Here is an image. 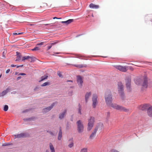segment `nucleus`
Wrapping results in <instances>:
<instances>
[{"mask_svg":"<svg viewBox=\"0 0 152 152\" xmlns=\"http://www.w3.org/2000/svg\"><path fill=\"white\" fill-rule=\"evenodd\" d=\"M62 132L61 131V128L60 127L59 128V131L58 134V139L59 140H60L61 139L62 137Z\"/></svg>","mask_w":152,"mask_h":152,"instance_id":"17","label":"nucleus"},{"mask_svg":"<svg viewBox=\"0 0 152 152\" xmlns=\"http://www.w3.org/2000/svg\"><path fill=\"white\" fill-rule=\"evenodd\" d=\"M10 90V89L8 88L6 90L3 91L1 94V96L5 95Z\"/></svg>","mask_w":152,"mask_h":152,"instance_id":"23","label":"nucleus"},{"mask_svg":"<svg viewBox=\"0 0 152 152\" xmlns=\"http://www.w3.org/2000/svg\"><path fill=\"white\" fill-rule=\"evenodd\" d=\"M57 54H59V53H57Z\"/></svg>","mask_w":152,"mask_h":152,"instance_id":"56","label":"nucleus"},{"mask_svg":"<svg viewBox=\"0 0 152 152\" xmlns=\"http://www.w3.org/2000/svg\"><path fill=\"white\" fill-rule=\"evenodd\" d=\"M111 107L121 111L128 112L129 111L128 109H126L125 107L115 104H112Z\"/></svg>","mask_w":152,"mask_h":152,"instance_id":"3","label":"nucleus"},{"mask_svg":"<svg viewBox=\"0 0 152 152\" xmlns=\"http://www.w3.org/2000/svg\"><path fill=\"white\" fill-rule=\"evenodd\" d=\"M110 152H119L118 151H117V150H112L110 151Z\"/></svg>","mask_w":152,"mask_h":152,"instance_id":"40","label":"nucleus"},{"mask_svg":"<svg viewBox=\"0 0 152 152\" xmlns=\"http://www.w3.org/2000/svg\"><path fill=\"white\" fill-rule=\"evenodd\" d=\"M43 5L44 6L45 5H46V3H44L43 4Z\"/></svg>","mask_w":152,"mask_h":152,"instance_id":"47","label":"nucleus"},{"mask_svg":"<svg viewBox=\"0 0 152 152\" xmlns=\"http://www.w3.org/2000/svg\"><path fill=\"white\" fill-rule=\"evenodd\" d=\"M17 72H16V73H15V74H16V75H17Z\"/></svg>","mask_w":152,"mask_h":152,"instance_id":"53","label":"nucleus"},{"mask_svg":"<svg viewBox=\"0 0 152 152\" xmlns=\"http://www.w3.org/2000/svg\"><path fill=\"white\" fill-rule=\"evenodd\" d=\"M118 86L119 93L121 96H123V86L121 83H118Z\"/></svg>","mask_w":152,"mask_h":152,"instance_id":"6","label":"nucleus"},{"mask_svg":"<svg viewBox=\"0 0 152 152\" xmlns=\"http://www.w3.org/2000/svg\"><path fill=\"white\" fill-rule=\"evenodd\" d=\"M69 147L71 148L73 146V143L72 142H71V143L68 145Z\"/></svg>","mask_w":152,"mask_h":152,"instance_id":"34","label":"nucleus"},{"mask_svg":"<svg viewBox=\"0 0 152 152\" xmlns=\"http://www.w3.org/2000/svg\"><path fill=\"white\" fill-rule=\"evenodd\" d=\"M8 105H5L4 109V110L5 111H7L8 110Z\"/></svg>","mask_w":152,"mask_h":152,"instance_id":"31","label":"nucleus"},{"mask_svg":"<svg viewBox=\"0 0 152 152\" xmlns=\"http://www.w3.org/2000/svg\"><path fill=\"white\" fill-rule=\"evenodd\" d=\"M148 115L151 117H152V106L149 107L148 110Z\"/></svg>","mask_w":152,"mask_h":152,"instance_id":"14","label":"nucleus"},{"mask_svg":"<svg viewBox=\"0 0 152 152\" xmlns=\"http://www.w3.org/2000/svg\"><path fill=\"white\" fill-rule=\"evenodd\" d=\"M54 105V103H53L51 106L45 108L44 110V111L45 112H47L50 110L53 107V105Z\"/></svg>","mask_w":152,"mask_h":152,"instance_id":"12","label":"nucleus"},{"mask_svg":"<svg viewBox=\"0 0 152 152\" xmlns=\"http://www.w3.org/2000/svg\"><path fill=\"white\" fill-rule=\"evenodd\" d=\"M131 79L128 78L126 80V85L127 89L129 91H130Z\"/></svg>","mask_w":152,"mask_h":152,"instance_id":"9","label":"nucleus"},{"mask_svg":"<svg viewBox=\"0 0 152 152\" xmlns=\"http://www.w3.org/2000/svg\"><path fill=\"white\" fill-rule=\"evenodd\" d=\"M74 66L76 67L79 68H82L83 67H86L87 66L86 65H83V64H75L74 65Z\"/></svg>","mask_w":152,"mask_h":152,"instance_id":"19","label":"nucleus"},{"mask_svg":"<svg viewBox=\"0 0 152 152\" xmlns=\"http://www.w3.org/2000/svg\"><path fill=\"white\" fill-rule=\"evenodd\" d=\"M50 133L51 134H53V133H52L51 132Z\"/></svg>","mask_w":152,"mask_h":152,"instance_id":"51","label":"nucleus"},{"mask_svg":"<svg viewBox=\"0 0 152 152\" xmlns=\"http://www.w3.org/2000/svg\"><path fill=\"white\" fill-rule=\"evenodd\" d=\"M77 130L79 133L82 132L84 130V126L81 121L80 120L78 121L77 122Z\"/></svg>","mask_w":152,"mask_h":152,"instance_id":"4","label":"nucleus"},{"mask_svg":"<svg viewBox=\"0 0 152 152\" xmlns=\"http://www.w3.org/2000/svg\"><path fill=\"white\" fill-rule=\"evenodd\" d=\"M61 18H58L57 17H54L53 18V19H61Z\"/></svg>","mask_w":152,"mask_h":152,"instance_id":"42","label":"nucleus"},{"mask_svg":"<svg viewBox=\"0 0 152 152\" xmlns=\"http://www.w3.org/2000/svg\"><path fill=\"white\" fill-rule=\"evenodd\" d=\"M78 113H79L80 114H81V109H80V106L79 107V110H78Z\"/></svg>","mask_w":152,"mask_h":152,"instance_id":"39","label":"nucleus"},{"mask_svg":"<svg viewBox=\"0 0 152 152\" xmlns=\"http://www.w3.org/2000/svg\"><path fill=\"white\" fill-rule=\"evenodd\" d=\"M94 124H91L90 123H88V126L87 129L88 130L90 131L91 130L93 127Z\"/></svg>","mask_w":152,"mask_h":152,"instance_id":"22","label":"nucleus"},{"mask_svg":"<svg viewBox=\"0 0 152 152\" xmlns=\"http://www.w3.org/2000/svg\"><path fill=\"white\" fill-rule=\"evenodd\" d=\"M56 43H57V42H53V43H51L50 44H49L50 45L48 46V50H49L54 45H55Z\"/></svg>","mask_w":152,"mask_h":152,"instance_id":"25","label":"nucleus"},{"mask_svg":"<svg viewBox=\"0 0 152 152\" xmlns=\"http://www.w3.org/2000/svg\"><path fill=\"white\" fill-rule=\"evenodd\" d=\"M77 82L79 87L81 88L82 86L83 80L82 77L80 76H77Z\"/></svg>","mask_w":152,"mask_h":152,"instance_id":"8","label":"nucleus"},{"mask_svg":"<svg viewBox=\"0 0 152 152\" xmlns=\"http://www.w3.org/2000/svg\"><path fill=\"white\" fill-rule=\"evenodd\" d=\"M80 152H87V148H83L81 150Z\"/></svg>","mask_w":152,"mask_h":152,"instance_id":"30","label":"nucleus"},{"mask_svg":"<svg viewBox=\"0 0 152 152\" xmlns=\"http://www.w3.org/2000/svg\"><path fill=\"white\" fill-rule=\"evenodd\" d=\"M21 78V77H20V76L18 77L17 78V80H18Z\"/></svg>","mask_w":152,"mask_h":152,"instance_id":"45","label":"nucleus"},{"mask_svg":"<svg viewBox=\"0 0 152 152\" xmlns=\"http://www.w3.org/2000/svg\"><path fill=\"white\" fill-rule=\"evenodd\" d=\"M44 43V42H41L40 43H38V44H37V45H43Z\"/></svg>","mask_w":152,"mask_h":152,"instance_id":"37","label":"nucleus"},{"mask_svg":"<svg viewBox=\"0 0 152 152\" xmlns=\"http://www.w3.org/2000/svg\"><path fill=\"white\" fill-rule=\"evenodd\" d=\"M49 146L51 152H55L54 148L51 143H50Z\"/></svg>","mask_w":152,"mask_h":152,"instance_id":"20","label":"nucleus"},{"mask_svg":"<svg viewBox=\"0 0 152 152\" xmlns=\"http://www.w3.org/2000/svg\"><path fill=\"white\" fill-rule=\"evenodd\" d=\"M66 112V110H64L62 113L60 114L59 115V118L60 119H62L64 116Z\"/></svg>","mask_w":152,"mask_h":152,"instance_id":"15","label":"nucleus"},{"mask_svg":"<svg viewBox=\"0 0 152 152\" xmlns=\"http://www.w3.org/2000/svg\"><path fill=\"white\" fill-rule=\"evenodd\" d=\"M16 53H17V54L18 55V56L17 57V58L15 60L16 61H20L21 59V56L20 55H18V52H17Z\"/></svg>","mask_w":152,"mask_h":152,"instance_id":"26","label":"nucleus"},{"mask_svg":"<svg viewBox=\"0 0 152 152\" xmlns=\"http://www.w3.org/2000/svg\"><path fill=\"white\" fill-rule=\"evenodd\" d=\"M1 75H0V78L1 77Z\"/></svg>","mask_w":152,"mask_h":152,"instance_id":"54","label":"nucleus"},{"mask_svg":"<svg viewBox=\"0 0 152 152\" xmlns=\"http://www.w3.org/2000/svg\"><path fill=\"white\" fill-rule=\"evenodd\" d=\"M71 81V82H72V81H70H70Z\"/></svg>","mask_w":152,"mask_h":152,"instance_id":"55","label":"nucleus"},{"mask_svg":"<svg viewBox=\"0 0 152 152\" xmlns=\"http://www.w3.org/2000/svg\"><path fill=\"white\" fill-rule=\"evenodd\" d=\"M37 88H35L34 90H36V89Z\"/></svg>","mask_w":152,"mask_h":152,"instance_id":"52","label":"nucleus"},{"mask_svg":"<svg viewBox=\"0 0 152 152\" xmlns=\"http://www.w3.org/2000/svg\"><path fill=\"white\" fill-rule=\"evenodd\" d=\"M40 49V47H35L34 49H32V51H36V50H38Z\"/></svg>","mask_w":152,"mask_h":152,"instance_id":"29","label":"nucleus"},{"mask_svg":"<svg viewBox=\"0 0 152 152\" xmlns=\"http://www.w3.org/2000/svg\"><path fill=\"white\" fill-rule=\"evenodd\" d=\"M26 75V74L24 73H20L18 75Z\"/></svg>","mask_w":152,"mask_h":152,"instance_id":"38","label":"nucleus"},{"mask_svg":"<svg viewBox=\"0 0 152 152\" xmlns=\"http://www.w3.org/2000/svg\"><path fill=\"white\" fill-rule=\"evenodd\" d=\"M136 84L137 85H140L142 86V89L146 88L148 87V80L146 77L143 78V80H139L136 82Z\"/></svg>","mask_w":152,"mask_h":152,"instance_id":"2","label":"nucleus"},{"mask_svg":"<svg viewBox=\"0 0 152 152\" xmlns=\"http://www.w3.org/2000/svg\"><path fill=\"white\" fill-rule=\"evenodd\" d=\"M30 26H34V24H30Z\"/></svg>","mask_w":152,"mask_h":152,"instance_id":"49","label":"nucleus"},{"mask_svg":"<svg viewBox=\"0 0 152 152\" xmlns=\"http://www.w3.org/2000/svg\"><path fill=\"white\" fill-rule=\"evenodd\" d=\"M98 127H96L94 129L93 132L92 133L91 135L90 136V138L91 139H92L94 137L96 134V133L98 130Z\"/></svg>","mask_w":152,"mask_h":152,"instance_id":"10","label":"nucleus"},{"mask_svg":"<svg viewBox=\"0 0 152 152\" xmlns=\"http://www.w3.org/2000/svg\"><path fill=\"white\" fill-rule=\"evenodd\" d=\"M17 66V65H14V64H12L11 65V67H15V66Z\"/></svg>","mask_w":152,"mask_h":152,"instance_id":"43","label":"nucleus"},{"mask_svg":"<svg viewBox=\"0 0 152 152\" xmlns=\"http://www.w3.org/2000/svg\"><path fill=\"white\" fill-rule=\"evenodd\" d=\"M58 75L59 76V77H61L62 76V75L60 73H59L58 74Z\"/></svg>","mask_w":152,"mask_h":152,"instance_id":"44","label":"nucleus"},{"mask_svg":"<svg viewBox=\"0 0 152 152\" xmlns=\"http://www.w3.org/2000/svg\"><path fill=\"white\" fill-rule=\"evenodd\" d=\"M17 68H18L20 67H22L23 66V65H21L20 66H17H17H16Z\"/></svg>","mask_w":152,"mask_h":152,"instance_id":"46","label":"nucleus"},{"mask_svg":"<svg viewBox=\"0 0 152 152\" xmlns=\"http://www.w3.org/2000/svg\"><path fill=\"white\" fill-rule=\"evenodd\" d=\"M91 92L87 93L85 95V100L86 102H87L89 96H91Z\"/></svg>","mask_w":152,"mask_h":152,"instance_id":"16","label":"nucleus"},{"mask_svg":"<svg viewBox=\"0 0 152 152\" xmlns=\"http://www.w3.org/2000/svg\"><path fill=\"white\" fill-rule=\"evenodd\" d=\"M147 107V104H144L143 105L141 109L142 110H145Z\"/></svg>","mask_w":152,"mask_h":152,"instance_id":"32","label":"nucleus"},{"mask_svg":"<svg viewBox=\"0 0 152 152\" xmlns=\"http://www.w3.org/2000/svg\"><path fill=\"white\" fill-rule=\"evenodd\" d=\"M45 152H49V151L48 150H47L46 151H45Z\"/></svg>","mask_w":152,"mask_h":152,"instance_id":"48","label":"nucleus"},{"mask_svg":"<svg viewBox=\"0 0 152 152\" xmlns=\"http://www.w3.org/2000/svg\"><path fill=\"white\" fill-rule=\"evenodd\" d=\"M89 7L92 9H98L99 6L98 5L94 4L93 3H91L89 5Z\"/></svg>","mask_w":152,"mask_h":152,"instance_id":"13","label":"nucleus"},{"mask_svg":"<svg viewBox=\"0 0 152 152\" xmlns=\"http://www.w3.org/2000/svg\"><path fill=\"white\" fill-rule=\"evenodd\" d=\"M105 99L107 105L111 107L112 104H113L112 103V95L110 90L106 91L105 93Z\"/></svg>","mask_w":152,"mask_h":152,"instance_id":"1","label":"nucleus"},{"mask_svg":"<svg viewBox=\"0 0 152 152\" xmlns=\"http://www.w3.org/2000/svg\"><path fill=\"white\" fill-rule=\"evenodd\" d=\"M30 58L32 59V57H31L29 56H24L22 58V61H24L25 60H27L28 59Z\"/></svg>","mask_w":152,"mask_h":152,"instance_id":"24","label":"nucleus"},{"mask_svg":"<svg viewBox=\"0 0 152 152\" xmlns=\"http://www.w3.org/2000/svg\"><path fill=\"white\" fill-rule=\"evenodd\" d=\"M6 53V52H5V51H4L3 53V55L2 56L4 58H5L6 56H5V55Z\"/></svg>","mask_w":152,"mask_h":152,"instance_id":"36","label":"nucleus"},{"mask_svg":"<svg viewBox=\"0 0 152 152\" xmlns=\"http://www.w3.org/2000/svg\"><path fill=\"white\" fill-rule=\"evenodd\" d=\"M48 76H42L41 78V80L39 81V82H40L44 80L47 79L48 78Z\"/></svg>","mask_w":152,"mask_h":152,"instance_id":"27","label":"nucleus"},{"mask_svg":"<svg viewBox=\"0 0 152 152\" xmlns=\"http://www.w3.org/2000/svg\"><path fill=\"white\" fill-rule=\"evenodd\" d=\"M24 34V32H21V33H14L13 34V35H21V34Z\"/></svg>","mask_w":152,"mask_h":152,"instance_id":"33","label":"nucleus"},{"mask_svg":"<svg viewBox=\"0 0 152 152\" xmlns=\"http://www.w3.org/2000/svg\"><path fill=\"white\" fill-rule=\"evenodd\" d=\"M97 96L96 94H94L93 95L92 98V106L93 108H95L96 107L97 104Z\"/></svg>","mask_w":152,"mask_h":152,"instance_id":"5","label":"nucleus"},{"mask_svg":"<svg viewBox=\"0 0 152 152\" xmlns=\"http://www.w3.org/2000/svg\"><path fill=\"white\" fill-rule=\"evenodd\" d=\"M94 118L93 117H91L88 120V123H90L91 124H94Z\"/></svg>","mask_w":152,"mask_h":152,"instance_id":"21","label":"nucleus"},{"mask_svg":"<svg viewBox=\"0 0 152 152\" xmlns=\"http://www.w3.org/2000/svg\"><path fill=\"white\" fill-rule=\"evenodd\" d=\"M116 68L120 71L124 72H126L127 70L126 66H116Z\"/></svg>","mask_w":152,"mask_h":152,"instance_id":"7","label":"nucleus"},{"mask_svg":"<svg viewBox=\"0 0 152 152\" xmlns=\"http://www.w3.org/2000/svg\"><path fill=\"white\" fill-rule=\"evenodd\" d=\"M26 134L23 133H21L20 134L15 135V138H23L26 137Z\"/></svg>","mask_w":152,"mask_h":152,"instance_id":"11","label":"nucleus"},{"mask_svg":"<svg viewBox=\"0 0 152 152\" xmlns=\"http://www.w3.org/2000/svg\"><path fill=\"white\" fill-rule=\"evenodd\" d=\"M48 24H45V26H47V25H48Z\"/></svg>","mask_w":152,"mask_h":152,"instance_id":"50","label":"nucleus"},{"mask_svg":"<svg viewBox=\"0 0 152 152\" xmlns=\"http://www.w3.org/2000/svg\"><path fill=\"white\" fill-rule=\"evenodd\" d=\"M10 145V144L9 143H5L4 144H3L2 146H6L9 145Z\"/></svg>","mask_w":152,"mask_h":152,"instance_id":"35","label":"nucleus"},{"mask_svg":"<svg viewBox=\"0 0 152 152\" xmlns=\"http://www.w3.org/2000/svg\"><path fill=\"white\" fill-rule=\"evenodd\" d=\"M50 84V83L49 82H46L43 83V84H42V85L41 86H46L47 85H49Z\"/></svg>","mask_w":152,"mask_h":152,"instance_id":"28","label":"nucleus"},{"mask_svg":"<svg viewBox=\"0 0 152 152\" xmlns=\"http://www.w3.org/2000/svg\"><path fill=\"white\" fill-rule=\"evenodd\" d=\"M73 21V19H69L66 21H62L61 22V23H64L66 24V25L72 22Z\"/></svg>","mask_w":152,"mask_h":152,"instance_id":"18","label":"nucleus"},{"mask_svg":"<svg viewBox=\"0 0 152 152\" xmlns=\"http://www.w3.org/2000/svg\"><path fill=\"white\" fill-rule=\"evenodd\" d=\"M10 71V69H8L6 71V73H8Z\"/></svg>","mask_w":152,"mask_h":152,"instance_id":"41","label":"nucleus"}]
</instances>
